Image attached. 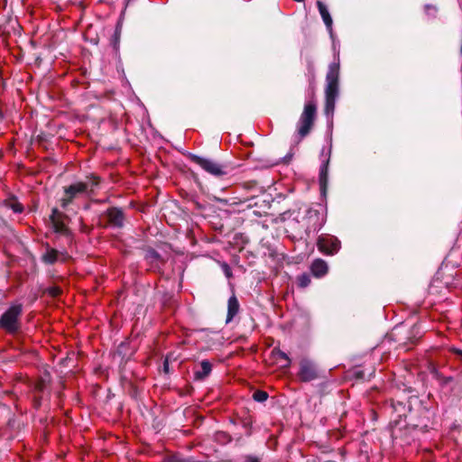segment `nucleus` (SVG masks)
Instances as JSON below:
<instances>
[{"mask_svg":"<svg viewBox=\"0 0 462 462\" xmlns=\"http://www.w3.org/2000/svg\"><path fill=\"white\" fill-rule=\"evenodd\" d=\"M308 226L306 227L307 236L310 237V233H316L323 226L325 220L323 215L317 209H309L307 211Z\"/></svg>","mask_w":462,"mask_h":462,"instance_id":"nucleus-9","label":"nucleus"},{"mask_svg":"<svg viewBox=\"0 0 462 462\" xmlns=\"http://www.w3.org/2000/svg\"><path fill=\"white\" fill-rule=\"evenodd\" d=\"M316 114V104L313 101L307 102L297 123L296 137L299 141L310 133L315 122Z\"/></svg>","mask_w":462,"mask_h":462,"instance_id":"nucleus-3","label":"nucleus"},{"mask_svg":"<svg viewBox=\"0 0 462 462\" xmlns=\"http://www.w3.org/2000/svg\"><path fill=\"white\" fill-rule=\"evenodd\" d=\"M317 6L327 29L331 32L333 21L327 6L321 1L317 2Z\"/></svg>","mask_w":462,"mask_h":462,"instance_id":"nucleus-16","label":"nucleus"},{"mask_svg":"<svg viewBox=\"0 0 462 462\" xmlns=\"http://www.w3.org/2000/svg\"><path fill=\"white\" fill-rule=\"evenodd\" d=\"M328 162L329 160L328 159L320 167L319 185L321 189H324L328 184Z\"/></svg>","mask_w":462,"mask_h":462,"instance_id":"nucleus-18","label":"nucleus"},{"mask_svg":"<svg viewBox=\"0 0 462 462\" xmlns=\"http://www.w3.org/2000/svg\"><path fill=\"white\" fill-rule=\"evenodd\" d=\"M191 162L200 166L205 171L214 177L220 178L229 172V168L226 164L219 163L217 161L200 157L196 154H189Z\"/></svg>","mask_w":462,"mask_h":462,"instance_id":"nucleus-4","label":"nucleus"},{"mask_svg":"<svg viewBox=\"0 0 462 462\" xmlns=\"http://www.w3.org/2000/svg\"><path fill=\"white\" fill-rule=\"evenodd\" d=\"M6 206L14 213H22L23 211V206L16 199H9L6 202Z\"/></svg>","mask_w":462,"mask_h":462,"instance_id":"nucleus-19","label":"nucleus"},{"mask_svg":"<svg viewBox=\"0 0 462 462\" xmlns=\"http://www.w3.org/2000/svg\"><path fill=\"white\" fill-rule=\"evenodd\" d=\"M69 220V217L62 211L59 210L57 208H53L51 209L50 221L55 233L65 236L67 237L70 236L71 232L68 227V222Z\"/></svg>","mask_w":462,"mask_h":462,"instance_id":"nucleus-6","label":"nucleus"},{"mask_svg":"<svg viewBox=\"0 0 462 462\" xmlns=\"http://www.w3.org/2000/svg\"><path fill=\"white\" fill-rule=\"evenodd\" d=\"M145 260L150 264L151 268L153 270L160 269L161 264L162 263L161 255L152 248H149L146 250Z\"/></svg>","mask_w":462,"mask_h":462,"instance_id":"nucleus-13","label":"nucleus"},{"mask_svg":"<svg viewBox=\"0 0 462 462\" xmlns=\"http://www.w3.org/2000/svg\"><path fill=\"white\" fill-rule=\"evenodd\" d=\"M163 370L165 373L169 372V356H167L163 362Z\"/></svg>","mask_w":462,"mask_h":462,"instance_id":"nucleus-28","label":"nucleus"},{"mask_svg":"<svg viewBox=\"0 0 462 462\" xmlns=\"http://www.w3.org/2000/svg\"><path fill=\"white\" fill-rule=\"evenodd\" d=\"M126 347V344L125 343H121L120 346H118L117 348V351L116 353L119 355V356H122L123 357H125V349Z\"/></svg>","mask_w":462,"mask_h":462,"instance_id":"nucleus-26","label":"nucleus"},{"mask_svg":"<svg viewBox=\"0 0 462 462\" xmlns=\"http://www.w3.org/2000/svg\"><path fill=\"white\" fill-rule=\"evenodd\" d=\"M253 399L258 402H263L268 399V393L264 391L257 390L253 393Z\"/></svg>","mask_w":462,"mask_h":462,"instance_id":"nucleus-21","label":"nucleus"},{"mask_svg":"<svg viewBox=\"0 0 462 462\" xmlns=\"http://www.w3.org/2000/svg\"><path fill=\"white\" fill-rule=\"evenodd\" d=\"M317 247L324 254L334 255L339 251L341 243L334 236L322 234L317 239Z\"/></svg>","mask_w":462,"mask_h":462,"instance_id":"nucleus-7","label":"nucleus"},{"mask_svg":"<svg viewBox=\"0 0 462 462\" xmlns=\"http://www.w3.org/2000/svg\"><path fill=\"white\" fill-rule=\"evenodd\" d=\"M239 309H240V305H239L237 298L235 295H232L228 299V302H227V315H226V323H229L233 320L235 316H236L237 313L239 312Z\"/></svg>","mask_w":462,"mask_h":462,"instance_id":"nucleus-14","label":"nucleus"},{"mask_svg":"<svg viewBox=\"0 0 462 462\" xmlns=\"http://www.w3.org/2000/svg\"><path fill=\"white\" fill-rule=\"evenodd\" d=\"M336 106V100L326 99L325 100V114L328 116H333L334 110Z\"/></svg>","mask_w":462,"mask_h":462,"instance_id":"nucleus-20","label":"nucleus"},{"mask_svg":"<svg viewBox=\"0 0 462 462\" xmlns=\"http://www.w3.org/2000/svg\"><path fill=\"white\" fill-rule=\"evenodd\" d=\"M106 216L108 224L116 228H121L125 223V214L122 209L118 208H110L106 211Z\"/></svg>","mask_w":462,"mask_h":462,"instance_id":"nucleus-10","label":"nucleus"},{"mask_svg":"<svg viewBox=\"0 0 462 462\" xmlns=\"http://www.w3.org/2000/svg\"><path fill=\"white\" fill-rule=\"evenodd\" d=\"M212 370V365L208 360L200 363V369L194 372L195 380L202 381L209 375Z\"/></svg>","mask_w":462,"mask_h":462,"instance_id":"nucleus-15","label":"nucleus"},{"mask_svg":"<svg viewBox=\"0 0 462 462\" xmlns=\"http://www.w3.org/2000/svg\"><path fill=\"white\" fill-rule=\"evenodd\" d=\"M43 388H44V383L43 382H40L36 384V390L39 391V392H42L43 391Z\"/></svg>","mask_w":462,"mask_h":462,"instance_id":"nucleus-29","label":"nucleus"},{"mask_svg":"<svg viewBox=\"0 0 462 462\" xmlns=\"http://www.w3.org/2000/svg\"><path fill=\"white\" fill-rule=\"evenodd\" d=\"M295 2H299V3H301L303 2L304 0H294Z\"/></svg>","mask_w":462,"mask_h":462,"instance_id":"nucleus-32","label":"nucleus"},{"mask_svg":"<svg viewBox=\"0 0 462 462\" xmlns=\"http://www.w3.org/2000/svg\"><path fill=\"white\" fill-rule=\"evenodd\" d=\"M163 462H193L190 459L181 458L177 455H171L163 459Z\"/></svg>","mask_w":462,"mask_h":462,"instance_id":"nucleus-22","label":"nucleus"},{"mask_svg":"<svg viewBox=\"0 0 462 462\" xmlns=\"http://www.w3.org/2000/svg\"><path fill=\"white\" fill-rule=\"evenodd\" d=\"M221 268L225 273V275L226 276V278H230L232 277V271H231V268L229 267V265L226 263H223L221 264Z\"/></svg>","mask_w":462,"mask_h":462,"instance_id":"nucleus-24","label":"nucleus"},{"mask_svg":"<svg viewBox=\"0 0 462 462\" xmlns=\"http://www.w3.org/2000/svg\"><path fill=\"white\" fill-rule=\"evenodd\" d=\"M98 183V178L91 177L87 181L76 182L66 187L64 196L60 199L62 209L67 210L72 201L79 196L93 192Z\"/></svg>","mask_w":462,"mask_h":462,"instance_id":"nucleus-1","label":"nucleus"},{"mask_svg":"<svg viewBox=\"0 0 462 462\" xmlns=\"http://www.w3.org/2000/svg\"><path fill=\"white\" fill-rule=\"evenodd\" d=\"M272 356L277 363H281L282 367H289L291 365V359L286 353L274 347L272 350Z\"/></svg>","mask_w":462,"mask_h":462,"instance_id":"nucleus-17","label":"nucleus"},{"mask_svg":"<svg viewBox=\"0 0 462 462\" xmlns=\"http://www.w3.org/2000/svg\"><path fill=\"white\" fill-rule=\"evenodd\" d=\"M244 462H261L260 458L253 456V455H247L245 457Z\"/></svg>","mask_w":462,"mask_h":462,"instance_id":"nucleus-25","label":"nucleus"},{"mask_svg":"<svg viewBox=\"0 0 462 462\" xmlns=\"http://www.w3.org/2000/svg\"><path fill=\"white\" fill-rule=\"evenodd\" d=\"M65 253L59 252L58 250L47 245L45 253L42 255V261L46 264H54L59 261L60 256H64Z\"/></svg>","mask_w":462,"mask_h":462,"instance_id":"nucleus-12","label":"nucleus"},{"mask_svg":"<svg viewBox=\"0 0 462 462\" xmlns=\"http://www.w3.org/2000/svg\"><path fill=\"white\" fill-rule=\"evenodd\" d=\"M339 62L329 65L326 76L325 99L337 100L339 94Z\"/></svg>","mask_w":462,"mask_h":462,"instance_id":"nucleus-5","label":"nucleus"},{"mask_svg":"<svg viewBox=\"0 0 462 462\" xmlns=\"http://www.w3.org/2000/svg\"><path fill=\"white\" fill-rule=\"evenodd\" d=\"M310 270H311L312 274L315 277L320 278V277L325 276L328 273V265L326 261H324L323 259L318 258L312 262Z\"/></svg>","mask_w":462,"mask_h":462,"instance_id":"nucleus-11","label":"nucleus"},{"mask_svg":"<svg viewBox=\"0 0 462 462\" xmlns=\"http://www.w3.org/2000/svg\"><path fill=\"white\" fill-rule=\"evenodd\" d=\"M60 289L57 286H52L47 289L48 294L52 297H57L60 293Z\"/></svg>","mask_w":462,"mask_h":462,"instance_id":"nucleus-23","label":"nucleus"},{"mask_svg":"<svg viewBox=\"0 0 462 462\" xmlns=\"http://www.w3.org/2000/svg\"><path fill=\"white\" fill-rule=\"evenodd\" d=\"M309 283H310V279H309L308 277H306V276H302V277L300 278V285H301L302 287L307 286Z\"/></svg>","mask_w":462,"mask_h":462,"instance_id":"nucleus-27","label":"nucleus"},{"mask_svg":"<svg viewBox=\"0 0 462 462\" xmlns=\"http://www.w3.org/2000/svg\"><path fill=\"white\" fill-rule=\"evenodd\" d=\"M298 376L300 381L306 383L316 380L319 377L316 365L308 359H302L300 363Z\"/></svg>","mask_w":462,"mask_h":462,"instance_id":"nucleus-8","label":"nucleus"},{"mask_svg":"<svg viewBox=\"0 0 462 462\" xmlns=\"http://www.w3.org/2000/svg\"><path fill=\"white\" fill-rule=\"evenodd\" d=\"M455 352L459 356V357L462 359V350L456 349Z\"/></svg>","mask_w":462,"mask_h":462,"instance_id":"nucleus-30","label":"nucleus"},{"mask_svg":"<svg viewBox=\"0 0 462 462\" xmlns=\"http://www.w3.org/2000/svg\"><path fill=\"white\" fill-rule=\"evenodd\" d=\"M3 116H3V113H2V111L0 110V118H3Z\"/></svg>","mask_w":462,"mask_h":462,"instance_id":"nucleus-31","label":"nucleus"},{"mask_svg":"<svg viewBox=\"0 0 462 462\" xmlns=\"http://www.w3.org/2000/svg\"><path fill=\"white\" fill-rule=\"evenodd\" d=\"M23 305L21 303L12 304L0 316V328L10 335H15L22 328Z\"/></svg>","mask_w":462,"mask_h":462,"instance_id":"nucleus-2","label":"nucleus"}]
</instances>
